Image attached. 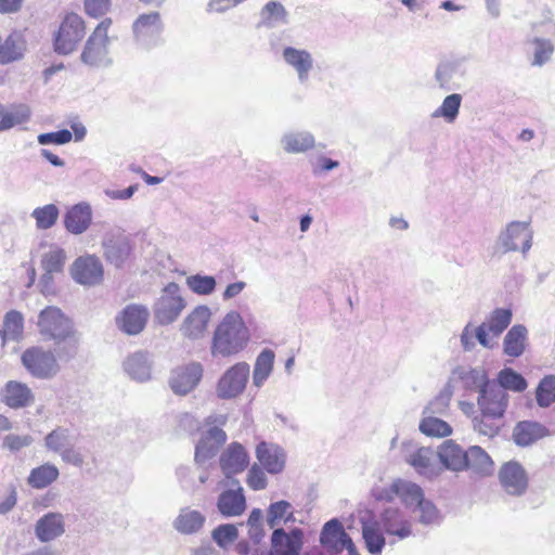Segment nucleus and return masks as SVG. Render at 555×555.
I'll return each instance as SVG.
<instances>
[{
	"label": "nucleus",
	"mask_w": 555,
	"mask_h": 555,
	"mask_svg": "<svg viewBox=\"0 0 555 555\" xmlns=\"http://www.w3.org/2000/svg\"><path fill=\"white\" fill-rule=\"evenodd\" d=\"M85 34V23L82 18L75 13L67 14L61 23L54 38L55 52L64 55L72 53L81 41Z\"/></svg>",
	"instance_id": "6e6552de"
},
{
	"label": "nucleus",
	"mask_w": 555,
	"mask_h": 555,
	"mask_svg": "<svg viewBox=\"0 0 555 555\" xmlns=\"http://www.w3.org/2000/svg\"><path fill=\"white\" fill-rule=\"evenodd\" d=\"M112 24L109 18L103 20L88 38L81 53V62L91 67H107L112 64L107 36Z\"/></svg>",
	"instance_id": "423d86ee"
},
{
	"label": "nucleus",
	"mask_w": 555,
	"mask_h": 555,
	"mask_svg": "<svg viewBox=\"0 0 555 555\" xmlns=\"http://www.w3.org/2000/svg\"><path fill=\"white\" fill-rule=\"evenodd\" d=\"M452 379L461 382L462 387L467 391L480 393L492 382L481 367L457 366L452 371Z\"/></svg>",
	"instance_id": "bb28decb"
},
{
	"label": "nucleus",
	"mask_w": 555,
	"mask_h": 555,
	"mask_svg": "<svg viewBox=\"0 0 555 555\" xmlns=\"http://www.w3.org/2000/svg\"><path fill=\"white\" fill-rule=\"evenodd\" d=\"M459 66L454 62H442L439 63L435 70V81L438 87L444 91H451L455 89L453 83L454 77L457 74Z\"/></svg>",
	"instance_id": "603ef678"
},
{
	"label": "nucleus",
	"mask_w": 555,
	"mask_h": 555,
	"mask_svg": "<svg viewBox=\"0 0 555 555\" xmlns=\"http://www.w3.org/2000/svg\"><path fill=\"white\" fill-rule=\"evenodd\" d=\"M132 28L137 43L145 50H150L162 42L164 24L158 12L139 15Z\"/></svg>",
	"instance_id": "1a4fd4ad"
},
{
	"label": "nucleus",
	"mask_w": 555,
	"mask_h": 555,
	"mask_svg": "<svg viewBox=\"0 0 555 555\" xmlns=\"http://www.w3.org/2000/svg\"><path fill=\"white\" fill-rule=\"evenodd\" d=\"M24 333V317L20 311L11 310L5 313L3 328L0 332L3 341H18Z\"/></svg>",
	"instance_id": "c03bdc74"
},
{
	"label": "nucleus",
	"mask_w": 555,
	"mask_h": 555,
	"mask_svg": "<svg viewBox=\"0 0 555 555\" xmlns=\"http://www.w3.org/2000/svg\"><path fill=\"white\" fill-rule=\"evenodd\" d=\"M227 440V434L219 426H211L202 434L195 448V462L203 464L212 459Z\"/></svg>",
	"instance_id": "4be33fe9"
},
{
	"label": "nucleus",
	"mask_w": 555,
	"mask_h": 555,
	"mask_svg": "<svg viewBox=\"0 0 555 555\" xmlns=\"http://www.w3.org/2000/svg\"><path fill=\"white\" fill-rule=\"evenodd\" d=\"M153 356L143 350L129 354L122 362L125 373L133 380L145 383L152 377Z\"/></svg>",
	"instance_id": "5701e85b"
},
{
	"label": "nucleus",
	"mask_w": 555,
	"mask_h": 555,
	"mask_svg": "<svg viewBox=\"0 0 555 555\" xmlns=\"http://www.w3.org/2000/svg\"><path fill=\"white\" fill-rule=\"evenodd\" d=\"M528 43L532 47V66L542 67L552 60L555 44L550 39L534 36L528 40Z\"/></svg>",
	"instance_id": "37998d69"
},
{
	"label": "nucleus",
	"mask_w": 555,
	"mask_h": 555,
	"mask_svg": "<svg viewBox=\"0 0 555 555\" xmlns=\"http://www.w3.org/2000/svg\"><path fill=\"white\" fill-rule=\"evenodd\" d=\"M250 339L249 328L243 317L235 310L229 311L215 328L210 353L212 357L228 358L243 351Z\"/></svg>",
	"instance_id": "f03ea898"
},
{
	"label": "nucleus",
	"mask_w": 555,
	"mask_h": 555,
	"mask_svg": "<svg viewBox=\"0 0 555 555\" xmlns=\"http://www.w3.org/2000/svg\"><path fill=\"white\" fill-rule=\"evenodd\" d=\"M73 139V133L67 129H62L55 132H47L38 135V143L41 145L56 144L63 145Z\"/></svg>",
	"instance_id": "69168bd1"
},
{
	"label": "nucleus",
	"mask_w": 555,
	"mask_h": 555,
	"mask_svg": "<svg viewBox=\"0 0 555 555\" xmlns=\"http://www.w3.org/2000/svg\"><path fill=\"white\" fill-rule=\"evenodd\" d=\"M60 476L59 468L51 463H44L30 470L28 485L34 489H43L54 482Z\"/></svg>",
	"instance_id": "a19ab883"
},
{
	"label": "nucleus",
	"mask_w": 555,
	"mask_h": 555,
	"mask_svg": "<svg viewBox=\"0 0 555 555\" xmlns=\"http://www.w3.org/2000/svg\"><path fill=\"white\" fill-rule=\"evenodd\" d=\"M270 543V550L261 552V555H299L304 545V531L293 528L287 532L284 528H276Z\"/></svg>",
	"instance_id": "9d476101"
},
{
	"label": "nucleus",
	"mask_w": 555,
	"mask_h": 555,
	"mask_svg": "<svg viewBox=\"0 0 555 555\" xmlns=\"http://www.w3.org/2000/svg\"><path fill=\"white\" fill-rule=\"evenodd\" d=\"M309 164L314 176H321L324 172L334 170L339 167V162L328 158L324 155L309 157Z\"/></svg>",
	"instance_id": "0e129e2a"
},
{
	"label": "nucleus",
	"mask_w": 555,
	"mask_h": 555,
	"mask_svg": "<svg viewBox=\"0 0 555 555\" xmlns=\"http://www.w3.org/2000/svg\"><path fill=\"white\" fill-rule=\"evenodd\" d=\"M543 430V427L534 422H521L514 429L516 444L526 447L534 442Z\"/></svg>",
	"instance_id": "09e8293b"
},
{
	"label": "nucleus",
	"mask_w": 555,
	"mask_h": 555,
	"mask_svg": "<svg viewBox=\"0 0 555 555\" xmlns=\"http://www.w3.org/2000/svg\"><path fill=\"white\" fill-rule=\"evenodd\" d=\"M362 524V538L365 543L366 550L372 555H379L386 544L383 528L375 519L361 520Z\"/></svg>",
	"instance_id": "e433bc0d"
},
{
	"label": "nucleus",
	"mask_w": 555,
	"mask_h": 555,
	"mask_svg": "<svg viewBox=\"0 0 555 555\" xmlns=\"http://www.w3.org/2000/svg\"><path fill=\"white\" fill-rule=\"evenodd\" d=\"M250 376V366L247 362H237L227 369L216 385V395L219 399L230 400L242 395Z\"/></svg>",
	"instance_id": "0eeeda50"
},
{
	"label": "nucleus",
	"mask_w": 555,
	"mask_h": 555,
	"mask_svg": "<svg viewBox=\"0 0 555 555\" xmlns=\"http://www.w3.org/2000/svg\"><path fill=\"white\" fill-rule=\"evenodd\" d=\"M512 310L507 308L494 309L483 322L488 326V331L494 337H499L512 322Z\"/></svg>",
	"instance_id": "de8ad7c7"
},
{
	"label": "nucleus",
	"mask_w": 555,
	"mask_h": 555,
	"mask_svg": "<svg viewBox=\"0 0 555 555\" xmlns=\"http://www.w3.org/2000/svg\"><path fill=\"white\" fill-rule=\"evenodd\" d=\"M495 382L505 391L507 389H509V390H513V391L521 392L528 386L527 380L525 379V377L521 374H519V373H517L514 370L508 369V367L503 369L499 373L498 379Z\"/></svg>",
	"instance_id": "6e6d98bb"
},
{
	"label": "nucleus",
	"mask_w": 555,
	"mask_h": 555,
	"mask_svg": "<svg viewBox=\"0 0 555 555\" xmlns=\"http://www.w3.org/2000/svg\"><path fill=\"white\" fill-rule=\"evenodd\" d=\"M67 256L66 251L57 245H51L49 249L42 254L41 267L43 271L62 273Z\"/></svg>",
	"instance_id": "49530a36"
},
{
	"label": "nucleus",
	"mask_w": 555,
	"mask_h": 555,
	"mask_svg": "<svg viewBox=\"0 0 555 555\" xmlns=\"http://www.w3.org/2000/svg\"><path fill=\"white\" fill-rule=\"evenodd\" d=\"M275 354L271 349H263L256 358L253 371V384L260 388L273 371Z\"/></svg>",
	"instance_id": "58836bf2"
},
{
	"label": "nucleus",
	"mask_w": 555,
	"mask_h": 555,
	"mask_svg": "<svg viewBox=\"0 0 555 555\" xmlns=\"http://www.w3.org/2000/svg\"><path fill=\"white\" fill-rule=\"evenodd\" d=\"M204 367L199 362H190L172 370L169 378L171 390L185 396L194 390L203 378Z\"/></svg>",
	"instance_id": "9b49d317"
},
{
	"label": "nucleus",
	"mask_w": 555,
	"mask_h": 555,
	"mask_svg": "<svg viewBox=\"0 0 555 555\" xmlns=\"http://www.w3.org/2000/svg\"><path fill=\"white\" fill-rule=\"evenodd\" d=\"M375 520L388 535L404 540L412 534V522L399 507L384 508Z\"/></svg>",
	"instance_id": "2eb2a0df"
},
{
	"label": "nucleus",
	"mask_w": 555,
	"mask_h": 555,
	"mask_svg": "<svg viewBox=\"0 0 555 555\" xmlns=\"http://www.w3.org/2000/svg\"><path fill=\"white\" fill-rule=\"evenodd\" d=\"M431 448L422 447L410 453L406 462L422 476L431 479L440 475L442 467Z\"/></svg>",
	"instance_id": "b1692460"
},
{
	"label": "nucleus",
	"mask_w": 555,
	"mask_h": 555,
	"mask_svg": "<svg viewBox=\"0 0 555 555\" xmlns=\"http://www.w3.org/2000/svg\"><path fill=\"white\" fill-rule=\"evenodd\" d=\"M462 100L463 98L460 93L447 95L441 105L433 112L431 117L443 118L446 122L453 124L460 114Z\"/></svg>",
	"instance_id": "a18cd8bd"
},
{
	"label": "nucleus",
	"mask_w": 555,
	"mask_h": 555,
	"mask_svg": "<svg viewBox=\"0 0 555 555\" xmlns=\"http://www.w3.org/2000/svg\"><path fill=\"white\" fill-rule=\"evenodd\" d=\"M205 522L206 516L202 512L191 507H183L172 521V527L181 534L191 535L198 533Z\"/></svg>",
	"instance_id": "2f4dec72"
},
{
	"label": "nucleus",
	"mask_w": 555,
	"mask_h": 555,
	"mask_svg": "<svg viewBox=\"0 0 555 555\" xmlns=\"http://www.w3.org/2000/svg\"><path fill=\"white\" fill-rule=\"evenodd\" d=\"M92 221L91 206L79 203L70 207L64 216V225L72 234H82L88 230Z\"/></svg>",
	"instance_id": "7c9ffc66"
},
{
	"label": "nucleus",
	"mask_w": 555,
	"mask_h": 555,
	"mask_svg": "<svg viewBox=\"0 0 555 555\" xmlns=\"http://www.w3.org/2000/svg\"><path fill=\"white\" fill-rule=\"evenodd\" d=\"M418 428L428 437L442 438L452 434V427L447 422L433 415H424Z\"/></svg>",
	"instance_id": "3c124183"
},
{
	"label": "nucleus",
	"mask_w": 555,
	"mask_h": 555,
	"mask_svg": "<svg viewBox=\"0 0 555 555\" xmlns=\"http://www.w3.org/2000/svg\"><path fill=\"white\" fill-rule=\"evenodd\" d=\"M249 463V455L237 442L231 443L220 456V466L227 477L243 472Z\"/></svg>",
	"instance_id": "cd10ccee"
},
{
	"label": "nucleus",
	"mask_w": 555,
	"mask_h": 555,
	"mask_svg": "<svg viewBox=\"0 0 555 555\" xmlns=\"http://www.w3.org/2000/svg\"><path fill=\"white\" fill-rule=\"evenodd\" d=\"M66 531L65 516L59 512H49L39 517L34 526V533L41 543L60 539Z\"/></svg>",
	"instance_id": "6ab92c4d"
},
{
	"label": "nucleus",
	"mask_w": 555,
	"mask_h": 555,
	"mask_svg": "<svg viewBox=\"0 0 555 555\" xmlns=\"http://www.w3.org/2000/svg\"><path fill=\"white\" fill-rule=\"evenodd\" d=\"M321 544L328 551L340 553L347 548V545H352V539L346 533L341 522L333 518L327 521L320 534Z\"/></svg>",
	"instance_id": "393cba45"
},
{
	"label": "nucleus",
	"mask_w": 555,
	"mask_h": 555,
	"mask_svg": "<svg viewBox=\"0 0 555 555\" xmlns=\"http://www.w3.org/2000/svg\"><path fill=\"white\" fill-rule=\"evenodd\" d=\"M186 307L182 289L175 282L164 286L153 305L154 319L159 325H169L176 322Z\"/></svg>",
	"instance_id": "20e7f679"
},
{
	"label": "nucleus",
	"mask_w": 555,
	"mask_h": 555,
	"mask_svg": "<svg viewBox=\"0 0 555 555\" xmlns=\"http://www.w3.org/2000/svg\"><path fill=\"white\" fill-rule=\"evenodd\" d=\"M34 442L30 435L9 434L3 438L2 448L10 452H18Z\"/></svg>",
	"instance_id": "e2e57ef3"
},
{
	"label": "nucleus",
	"mask_w": 555,
	"mask_h": 555,
	"mask_svg": "<svg viewBox=\"0 0 555 555\" xmlns=\"http://www.w3.org/2000/svg\"><path fill=\"white\" fill-rule=\"evenodd\" d=\"M234 482L236 488L222 491L217 500L218 512L227 518L240 516L246 508V499L243 493V488L237 481Z\"/></svg>",
	"instance_id": "a878e982"
},
{
	"label": "nucleus",
	"mask_w": 555,
	"mask_h": 555,
	"mask_svg": "<svg viewBox=\"0 0 555 555\" xmlns=\"http://www.w3.org/2000/svg\"><path fill=\"white\" fill-rule=\"evenodd\" d=\"M467 468L476 474L488 476L493 472V461L480 447L473 446L466 451Z\"/></svg>",
	"instance_id": "4c0bfd02"
},
{
	"label": "nucleus",
	"mask_w": 555,
	"mask_h": 555,
	"mask_svg": "<svg viewBox=\"0 0 555 555\" xmlns=\"http://www.w3.org/2000/svg\"><path fill=\"white\" fill-rule=\"evenodd\" d=\"M397 489L399 488L398 498L401 499L406 507L413 509L422 500L425 499L423 489L411 481L398 479Z\"/></svg>",
	"instance_id": "8fccbe9b"
},
{
	"label": "nucleus",
	"mask_w": 555,
	"mask_h": 555,
	"mask_svg": "<svg viewBox=\"0 0 555 555\" xmlns=\"http://www.w3.org/2000/svg\"><path fill=\"white\" fill-rule=\"evenodd\" d=\"M499 481L502 489L514 496L522 495L529 483V478L522 465L516 461L504 463L499 470Z\"/></svg>",
	"instance_id": "ddd939ff"
},
{
	"label": "nucleus",
	"mask_w": 555,
	"mask_h": 555,
	"mask_svg": "<svg viewBox=\"0 0 555 555\" xmlns=\"http://www.w3.org/2000/svg\"><path fill=\"white\" fill-rule=\"evenodd\" d=\"M76 440L77 437L69 429L57 427L46 436L44 446L49 451L60 455L70 444L76 443Z\"/></svg>",
	"instance_id": "79ce46f5"
},
{
	"label": "nucleus",
	"mask_w": 555,
	"mask_h": 555,
	"mask_svg": "<svg viewBox=\"0 0 555 555\" xmlns=\"http://www.w3.org/2000/svg\"><path fill=\"white\" fill-rule=\"evenodd\" d=\"M26 51V41L18 31L10 34L4 41L1 40L0 64H9L23 59Z\"/></svg>",
	"instance_id": "c9c22d12"
},
{
	"label": "nucleus",
	"mask_w": 555,
	"mask_h": 555,
	"mask_svg": "<svg viewBox=\"0 0 555 555\" xmlns=\"http://www.w3.org/2000/svg\"><path fill=\"white\" fill-rule=\"evenodd\" d=\"M238 537V530L233 524H222L216 527L211 532L212 540L221 548H227Z\"/></svg>",
	"instance_id": "052dcab7"
},
{
	"label": "nucleus",
	"mask_w": 555,
	"mask_h": 555,
	"mask_svg": "<svg viewBox=\"0 0 555 555\" xmlns=\"http://www.w3.org/2000/svg\"><path fill=\"white\" fill-rule=\"evenodd\" d=\"M211 318L208 306L195 307L182 321L180 332L185 338L197 340L204 337Z\"/></svg>",
	"instance_id": "aec40b11"
},
{
	"label": "nucleus",
	"mask_w": 555,
	"mask_h": 555,
	"mask_svg": "<svg viewBox=\"0 0 555 555\" xmlns=\"http://www.w3.org/2000/svg\"><path fill=\"white\" fill-rule=\"evenodd\" d=\"M38 333L44 340H51L56 346L60 359H72L77 352L79 337L72 320L55 306H48L38 314Z\"/></svg>",
	"instance_id": "f257e3e1"
},
{
	"label": "nucleus",
	"mask_w": 555,
	"mask_h": 555,
	"mask_svg": "<svg viewBox=\"0 0 555 555\" xmlns=\"http://www.w3.org/2000/svg\"><path fill=\"white\" fill-rule=\"evenodd\" d=\"M507 404L508 395L499 384H496L495 380H492L477 398L479 412L486 413L489 416H499L503 418Z\"/></svg>",
	"instance_id": "dca6fc26"
},
{
	"label": "nucleus",
	"mask_w": 555,
	"mask_h": 555,
	"mask_svg": "<svg viewBox=\"0 0 555 555\" xmlns=\"http://www.w3.org/2000/svg\"><path fill=\"white\" fill-rule=\"evenodd\" d=\"M535 397L541 408H547L555 401V375H547L540 380Z\"/></svg>",
	"instance_id": "bf43d9fd"
},
{
	"label": "nucleus",
	"mask_w": 555,
	"mask_h": 555,
	"mask_svg": "<svg viewBox=\"0 0 555 555\" xmlns=\"http://www.w3.org/2000/svg\"><path fill=\"white\" fill-rule=\"evenodd\" d=\"M60 456L64 463L75 467L80 468L86 463V456L81 448L76 447V443L70 444Z\"/></svg>",
	"instance_id": "338daca9"
},
{
	"label": "nucleus",
	"mask_w": 555,
	"mask_h": 555,
	"mask_svg": "<svg viewBox=\"0 0 555 555\" xmlns=\"http://www.w3.org/2000/svg\"><path fill=\"white\" fill-rule=\"evenodd\" d=\"M412 512L416 519L424 526L438 525L440 522V513L436 505L427 499L422 500Z\"/></svg>",
	"instance_id": "5fc2aeb1"
},
{
	"label": "nucleus",
	"mask_w": 555,
	"mask_h": 555,
	"mask_svg": "<svg viewBox=\"0 0 555 555\" xmlns=\"http://www.w3.org/2000/svg\"><path fill=\"white\" fill-rule=\"evenodd\" d=\"M442 469L462 472L467 468L466 451L452 440L444 441L437 452Z\"/></svg>",
	"instance_id": "c756f323"
},
{
	"label": "nucleus",
	"mask_w": 555,
	"mask_h": 555,
	"mask_svg": "<svg viewBox=\"0 0 555 555\" xmlns=\"http://www.w3.org/2000/svg\"><path fill=\"white\" fill-rule=\"evenodd\" d=\"M267 524L271 529L282 528L281 525L296 521L293 505L285 500L271 503L267 508Z\"/></svg>",
	"instance_id": "72a5a7b5"
},
{
	"label": "nucleus",
	"mask_w": 555,
	"mask_h": 555,
	"mask_svg": "<svg viewBox=\"0 0 555 555\" xmlns=\"http://www.w3.org/2000/svg\"><path fill=\"white\" fill-rule=\"evenodd\" d=\"M247 485L253 490H263L268 485V479L263 468L259 467L257 464H254L248 470Z\"/></svg>",
	"instance_id": "774afa93"
},
{
	"label": "nucleus",
	"mask_w": 555,
	"mask_h": 555,
	"mask_svg": "<svg viewBox=\"0 0 555 555\" xmlns=\"http://www.w3.org/2000/svg\"><path fill=\"white\" fill-rule=\"evenodd\" d=\"M286 24H288V13L282 3L272 0L261 9L260 25L274 28Z\"/></svg>",
	"instance_id": "ea45409f"
},
{
	"label": "nucleus",
	"mask_w": 555,
	"mask_h": 555,
	"mask_svg": "<svg viewBox=\"0 0 555 555\" xmlns=\"http://www.w3.org/2000/svg\"><path fill=\"white\" fill-rule=\"evenodd\" d=\"M70 275L73 280L83 286H94L103 280V264L94 255H85L78 257L70 266Z\"/></svg>",
	"instance_id": "f8f14e48"
},
{
	"label": "nucleus",
	"mask_w": 555,
	"mask_h": 555,
	"mask_svg": "<svg viewBox=\"0 0 555 555\" xmlns=\"http://www.w3.org/2000/svg\"><path fill=\"white\" fill-rule=\"evenodd\" d=\"M534 231L531 220H513L507 222L499 232L492 247L493 256H503L519 251L524 258L533 245Z\"/></svg>",
	"instance_id": "7ed1b4c3"
},
{
	"label": "nucleus",
	"mask_w": 555,
	"mask_h": 555,
	"mask_svg": "<svg viewBox=\"0 0 555 555\" xmlns=\"http://www.w3.org/2000/svg\"><path fill=\"white\" fill-rule=\"evenodd\" d=\"M150 318L149 309L143 305H127L116 317V324L127 335H138L146 326Z\"/></svg>",
	"instance_id": "f3484780"
},
{
	"label": "nucleus",
	"mask_w": 555,
	"mask_h": 555,
	"mask_svg": "<svg viewBox=\"0 0 555 555\" xmlns=\"http://www.w3.org/2000/svg\"><path fill=\"white\" fill-rule=\"evenodd\" d=\"M0 401L14 410L24 409L34 404L35 393L27 384L9 380L1 390Z\"/></svg>",
	"instance_id": "412c9836"
},
{
	"label": "nucleus",
	"mask_w": 555,
	"mask_h": 555,
	"mask_svg": "<svg viewBox=\"0 0 555 555\" xmlns=\"http://www.w3.org/2000/svg\"><path fill=\"white\" fill-rule=\"evenodd\" d=\"M281 56L284 64L296 73L298 81L306 85L314 67L312 53L304 48L286 46L282 49Z\"/></svg>",
	"instance_id": "4468645a"
},
{
	"label": "nucleus",
	"mask_w": 555,
	"mask_h": 555,
	"mask_svg": "<svg viewBox=\"0 0 555 555\" xmlns=\"http://www.w3.org/2000/svg\"><path fill=\"white\" fill-rule=\"evenodd\" d=\"M59 215L60 210L54 204L37 207L31 212V217L36 220V225L40 230L52 228L56 223Z\"/></svg>",
	"instance_id": "4d7b16f0"
},
{
	"label": "nucleus",
	"mask_w": 555,
	"mask_h": 555,
	"mask_svg": "<svg viewBox=\"0 0 555 555\" xmlns=\"http://www.w3.org/2000/svg\"><path fill=\"white\" fill-rule=\"evenodd\" d=\"M105 259L117 268H120L130 255V244L126 236L109 235L103 241Z\"/></svg>",
	"instance_id": "473e14b6"
},
{
	"label": "nucleus",
	"mask_w": 555,
	"mask_h": 555,
	"mask_svg": "<svg viewBox=\"0 0 555 555\" xmlns=\"http://www.w3.org/2000/svg\"><path fill=\"white\" fill-rule=\"evenodd\" d=\"M256 457L261 467L271 475L281 474L286 466V451L276 443L261 441L256 447Z\"/></svg>",
	"instance_id": "a211bd4d"
},
{
	"label": "nucleus",
	"mask_w": 555,
	"mask_h": 555,
	"mask_svg": "<svg viewBox=\"0 0 555 555\" xmlns=\"http://www.w3.org/2000/svg\"><path fill=\"white\" fill-rule=\"evenodd\" d=\"M29 119V112L21 109L15 112L0 109V132L12 129Z\"/></svg>",
	"instance_id": "680f3d73"
},
{
	"label": "nucleus",
	"mask_w": 555,
	"mask_h": 555,
	"mask_svg": "<svg viewBox=\"0 0 555 555\" xmlns=\"http://www.w3.org/2000/svg\"><path fill=\"white\" fill-rule=\"evenodd\" d=\"M188 287L196 295H211L217 286V281L211 275L194 274L186 278Z\"/></svg>",
	"instance_id": "13d9d810"
},
{
	"label": "nucleus",
	"mask_w": 555,
	"mask_h": 555,
	"mask_svg": "<svg viewBox=\"0 0 555 555\" xmlns=\"http://www.w3.org/2000/svg\"><path fill=\"white\" fill-rule=\"evenodd\" d=\"M21 362L27 373L37 379H51L61 369L55 352L42 346L26 348L21 354Z\"/></svg>",
	"instance_id": "39448f33"
},
{
	"label": "nucleus",
	"mask_w": 555,
	"mask_h": 555,
	"mask_svg": "<svg viewBox=\"0 0 555 555\" xmlns=\"http://www.w3.org/2000/svg\"><path fill=\"white\" fill-rule=\"evenodd\" d=\"M280 144L286 154H304L314 149L315 138L308 130H288L282 134Z\"/></svg>",
	"instance_id": "c85d7f7f"
},
{
	"label": "nucleus",
	"mask_w": 555,
	"mask_h": 555,
	"mask_svg": "<svg viewBox=\"0 0 555 555\" xmlns=\"http://www.w3.org/2000/svg\"><path fill=\"white\" fill-rule=\"evenodd\" d=\"M473 428L480 435L487 437H494L502 425V417L499 416H489L486 413H479L475 415L472 420Z\"/></svg>",
	"instance_id": "864d4df0"
},
{
	"label": "nucleus",
	"mask_w": 555,
	"mask_h": 555,
	"mask_svg": "<svg viewBox=\"0 0 555 555\" xmlns=\"http://www.w3.org/2000/svg\"><path fill=\"white\" fill-rule=\"evenodd\" d=\"M528 331L525 325L516 324L512 326L503 339V351L512 358L520 357L527 345Z\"/></svg>",
	"instance_id": "f704fd0d"
}]
</instances>
